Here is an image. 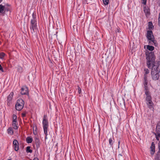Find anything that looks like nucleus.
Listing matches in <instances>:
<instances>
[{
    "instance_id": "26",
    "label": "nucleus",
    "mask_w": 160,
    "mask_h": 160,
    "mask_svg": "<svg viewBox=\"0 0 160 160\" xmlns=\"http://www.w3.org/2000/svg\"><path fill=\"white\" fill-rule=\"evenodd\" d=\"M5 55V54L3 52H1L0 53V58L3 59Z\"/></svg>"
},
{
    "instance_id": "6",
    "label": "nucleus",
    "mask_w": 160,
    "mask_h": 160,
    "mask_svg": "<svg viewBox=\"0 0 160 160\" xmlns=\"http://www.w3.org/2000/svg\"><path fill=\"white\" fill-rule=\"evenodd\" d=\"M146 37L148 41H152L155 39L153 32L151 30H148L147 32Z\"/></svg>"
},
{
    "instance_id": "28",
    "label": "nucleus",
    "mask_w": 160,
    "mask_h": 160,
    "mask_svg": "<svg viewBox=\"0 0 160 160\" xmlns=\"http://www.w3.org/2000/svg\"><path fill=\"white\" fill-rule=\"evenodd\" d=\"M148 79H143V84L144 85H148Z\"/></svg>"
},
{
    "instance_id": "2",
    "label": "nucleus",
    "mask_w": 160,
    "mask_h": 160,
    "mask_svg": "<svg viewBox=\"0 0 160 160\" xmlns=\"http://www.w3.org/2000/svg\"><path fill=\"white\" fill-rule=\"evenodd\" d=\"M42 126L43 128L44 133H47L49 126L47 116L44 115L43 116L42 122Z\"/></svg>"
},
{
    "instance_id": "32",
    "label": "nucleus",
    "mask_w": 160,
    "mask_h": 160,
    "mask_svg": "<svg viewBox=\"0 0 160 160\" xmlns=\"http://www.w3.org/2000/svg\"><path fill=\"white\" fill-rule=\"evenodd\" d=\"M0 70L2 72H4L3 68L1 64H0Z\"/></svg>"
},
{
    "instance_id": "25",
    "label": "nucleus",
    "mask_w": 160,
    "mask_h": 160,
    "mask_svg": "<svg viewBox=\"0 0 160 160\" xmlns=\"http://www.w3.org/2000/svg\"><path fill=\"white\" fill-rule=\"evenodd\" d=\"M144 12L146 14H149L150 12L148 9H147L146 8H144Z\"/></svg>"
},
{
    "instance_id": "34",
    "label": "nucleus",
    "mask_w": 160,
    "mask_h": 160,
    "mask_svg": "<svg viewBox=\"0 0 160 160\" xmlns=\"http://www.w3.org/2000/svg\"><path fill=\"white\" fill-rule=\"evenodd\" d=\"M26 112H23L22 114V117L24 118L26 116Z\"/></svg>"
},
{
    "instance_id": "5",
    "label": "nucleus",
    "mask_w": 160,
    "mask_h": 160,
    "mask_svg": "<svg viewBox=\"0 0 160 160\" xmlns=\"http://www.w3.org/2000/svg\"><path fill=\"white\" fill-rule=\"evenodd\" d=\"M31 25L30 26V28L31 30H31V32L32 33H33L35 32V30L37 29V20H31Z\"/></svg>"
},
{
    "instance_id": "31",
    "label": "nucleus",
    "mask_w": 160,
    "mask_h": 160,
    "mask_svg": "<svg viewBox=\"0 0 160 160\" xmlns=\"http://www.w3.org/2000/svg\"><path fill=\"white\" fill-rule=\"evenodd\" d=\"M147 0H142V3L144 4V5H146V4Z\"/></svg>"
},
{
    "instance_id": "1",
    "label": "nucleus",
    "mask_w": 160,
    "mask_h": 160,
    "mask_svg": "<svg viewBox=\"0 0 160 160\" xmlns=\"http://www.w3.org/2000/svg\"><path fill=\"white\" fill-rule=\"evenodd\" d=\"M146 59L147 60V65L148 68L151 67V63L152 64V68L151 70V75L152 79L154 80L158 79L160 77V69L159 68L158 65L155 64V56L153 52L149 53L146 52Z\"/></svg>"
},
{
    "instance_id": "11",
    "label": "nucleus",
    "mask_w": 160,
    "mask_h": 160,
    "mask_svg": "<svg viewBox=\"0 0 160 160\" xmlns=\"http://www.w3.org/2000/svg\"><path fill=\"white\" fill-rule=\"evenodd\" d=\"M6 12V8L5 6L2 4L0 5V13L4 14Z\"/></svg>"
},
{
    "instance_id": "12",
    "label": "nucleus",
    "mask_w": 160,
    "mask_h": 160,
    "mask_svg": "<svg viewBox=\"0 0 160 160\" xmlns=\"http://www.w3.org/2000/svg\"><path fill=\"white\" fill-rule=\"evenodd\" d=\"M156 131L158 135L160 136V122L158 123L157 125Z\"/></svg>"
},
{
    "instance_id": "46",
    "label": "nucleus",
    "mask_w": 160,
    "mask_h": 160,
    "mask_svg": "<svg viewBox=\"0 0 160 160\" xmlns=\"http://www.w3.org/2000/svg\"><path fill=\"white\" fill-rule=\"evenodd\" d=\"M1 42L0 41V44H1Z\"/></svg>"
},
{
    "instance_id": "18",
    "label": "nucleus",
    "mask_w": 160,
    "mask_h": 160,
    "mask_svg": "<svg viewBox=\"0 0 160 160\" xmlns=\"http://www.w3.org/2000/svg\"><path fill=\"white\" fill-rule=\"evenodd\" d=\"M157 41L154 39L153 41H149L148 44L149 45H154L156 46V44Z\"/></svg>"
},
{
    "instance_id": "35",
    "label": "nucleus",
    "mask_w": 160,
    "mask_h": 160,
    "mask_svg": "<svg viewBox=\"0 0 160 160\" xmlns=\"http://www.w3.org/2000/svg\"><path fill=\"white\" fill-rule=\"evenodd\" d=\"M150 147H155V144L154 142L152 143V144Z\"/></svg>"
},
{
    "instance_id": "21",
    "label": "nucleus",
    "mask_w": 160,
    "mask_h": 160,
    "mask_svg": "<svg viewBox=\"0 0 160 160\" xmlns=\"http://www.w3.org/2000/svg\"><path fill=\"white\" fill-rule=\"evenodd\" d=\"M32 18L31 20H36V14L35 12H34L32 15Z\"/></svg>"
},
{
    "instance_id": "4",
    "label": "nucleus",
    "mask_w": 160,
    "mask_h": 160,
    "mask_svg": "<svg viewBox=\"0 0 160 160\" xmlns=\"http://www.w3.org/2000/svg\"><path fill=\"white\" fill-rule=\"evenodd\" d=\"M152 98L151 95L146 96V100L147 102V104L148 107L149 109L153 108V103L152 100Z\"/></svg>"
},
{
    "instance_id": "24",
    "label": "nucleus",
    "mask_w": 160,
    "mask_h": 160,
    "mask_svg": "<svg viewBox=\"0 0 160 160\" xmlns=\"http://www.w3.org/2000/svg\"><path fill=\"white\" fill-rule=\"evenodd\" d=\"M17 116L15 114H13L12 116V121L14 122H15L16 121H17Z\"/></svg>"
},
{
    "instance_id": "10",
    "label": "nucleus",
    "mask_w": 160,
    "mask_h": 160,
    "mask_svg": "<svg viewBox=\"0 0 160 160\" xmlns=\"http://www.w3.org/2000/svg\"><path fill=\"white\" fill-rule=\"evenodd\" d=\"M144 86L145 94L146 96L151 95V93L149 91V88L148 87V85Z\"/></svg>"
},
{
    "instance_id": "15",
    "label": "nucleus",
    "mask_w": 160,
    "mask_h": 160,
    "mask_svg": "<svg viewBox=\"0 0 160 160\" xmlns=\"http://www.w3.org/2000/svg\"><path fill=\"white\" fill-rule=\"evenodd\" d=\"M16 122V121L15 122H14L13 121H12V126L13 128L15 129H17L18 128V126L17 125Z\"/></svg>"
},
{
    "instance_id": "36",
    "label": "nucleus",
    "mask_w": 160,
    "mask_h": 160,
    "mask_svg": "<svg viewBox=\"0 0 160 160\" xmlns=\"http://www.w3.org/2000/svg\"><path fill=\"white\" fill-rule=\"evenodd\" d=\"M47 133H48V131L47 132L46 134L45 133H44L45 134V140L47 139V136L48 135Z\"/></svg>"
},
{
    "instance_id": "45",
    "label": "nucleus",
    "mask_w": 160,
    "mask_h": 160,
    "mask_svg": "<svg viewBox=\"0 0 160 160\" xmlns=\"http://www.w3.org/2000/svg\"><path fill=\"white\" fill-rule=\"evenodd\" d=\"M8 160H11V159H8Z\"/></svg>"
},
{
    "instance_id": "8",
    "label": "nucleus",
    "mask_w": 160,
    "mask_h": 160,
    "mask_svg": "<svg viewBox=\"0 0 160 160\" xmlns=\"http://www.w3.org/2000/svg\"><path fill=\"white\" fill-rule=\"evenodd\" d=\"M21 93L22 95H26L28 93V89L27 87H24L21 89Z\"/></svg>"
},
{
    "instance_id": "9",
    "label": "nucleus",
    "mask_w": 160,
    "mask_h": 160,
    "mask_svg": "<svg viewBox=\"0 0 160 160\" xmlns=\"http://www.w3.org/2000/svg\"><path fill=\"white\" fill-rule=\"evenodd\" d=\"M35 142L36 148L38 150L40 148L41 144L39 139L37 137H35Z\"/></svg>"
},
{
    "instance_id": "39",
    "label": "nucleus",
    "mask_w": 160,
    "mask_h": 160,
    "mask_svg": "<svg viewBox=\"0 0 160 160\" xmlns=\"http://www.w3.org/2000/svg\"><path fill=\"white\" fill-rule=\"evenodd\" d=\"M156 160H160V159H159V158H156Z\"/></svg>"
},
{
    "instance_id": "30",
    "label": "nucleus",
    "mask_w": 160,
    "mask_h": 160,
    "mask_svg": "<svg viewBox=\"0 0 160 160\" xmlns=\"http://www.w3.org/2000/svg\"><path fill=\"white\" fill-rule=\"evenodd\" d=\"M144 71H145V74H148L149 72V71L148 69H146L145 68L144 69Z\"/></svg>"
},
{
    "instance_id": "17",
    "label": "nucleus",
    "mask_w": 160,
    "mask_h": 160,
    "mask_svg": "<svg viewBox=\"0 0 160 160\" xmlns=\"http://www.w3.org/2000/svg\"><path fill=\"white\" fill-rule=\"evenodd\" d=\"M7 131L9 134L12 135L13 133V129L11 128H9L7 130Z\"/></svg>"
},
{
    "instance_id": "38",
    "label": "nucleus",
    "mask_w": 160,
    "mask_h": 160,
    "mask_svg": "<svg viewBox=\"0 0 160 160\" xmlns=\"http://www.w3.org/2000/svg\"><path fill=\"white\" fill-rule=\"evenodd\" d=\"M33 160H39V159L37 158H33Z\"/></svg>"
},
{
    "instance_id": "7",
    "label": "nucleus",
    "mask_w": 160,
    "mask_h": 160,
    "mask_svg": "<svg viewBox=\"0 0 160 160\" xmlns=\"http://www.w3.org/2000/svg\"><path fill=\"white\" fill-rule=\"evenodd\" d=\"M13 148L14 150L16 151H18L19 149V143L18 141L15 139L13 141Z\"/></svg>"
},
{
    "instance_id": "43",
    "label": "nucleus",
    "mask_w": 160,
    "mask_h": 160,
    "mask_svg": "<svg viewBox=\"0 0 160 160\" xmlns=\"http://www.w3.org/2000/svg\"><path fill=\"white\" fill-rule=\"evenodd\" d=\"M79 89H80V90H79V92H80V91H81V89H80V88H79Z\"/></svg>"
},
{
    "instance_id": "27",
    "label": "nucleus",
    "mask_w": 160,
    "mask_h": 160,
    "mask_svg": "<svg viewBox=\"0 0 160 160\" xmlns=\"http://www.w3.org/2000/svg\"><path fill=\"white\" fill-rule=\"evenodd\" d=\"M22 68L21 67L18 66L17 67V70L19 72H22Z\"/></svg>"
},
{
    "instance_id": "33",
    "label": "nucleus",
    "mask_w": 160,
    "mask_h": 160,
    "mask_svg": "<svg viewBox=\"0 0 160 160\" xmlns=\"http://www.w3.org/2000/svg\"><path fill=\"white\" fill-rule=\"evenodd\" d=\"M143 77H143L144 79H148L147 74H144V75Z\"/></svg>"
},
{
    "instance_id": "16",
    "label": "nucleus",
    "mask_w": 160,
    "mask_h": 160,
    "mask_svg": "<svg viewBox=\"0 0 160 160\" xmlns=\"http://www.w3.org/2000/svg\"><path fill=\"white\" fill-rule=\"evenodd\" d=\"M148 27L149 29H153L154 26L153 25L152 22H149L148 23Z\"/></svg>"
},
{
    "instance_id": "42",
    "label": "nucleus",
    "mask_w": 160,
    "mask_h": 160,
    "mask_svg": "<svg viewBox=\"0 0 160 160\" xmlns=\"http://www.w3.org/2000/svg\"><path fill=\"white\" fill-rule=\"evenodd\" d=\"M79 90H78V92L79 93H80V92H79V89H78Z\"/></svg>"
},
{
    "instance_id": "23",
    "label": "nucleus",
    "mask_w": 160,
    "mask_h": 160,
    "mask_svg": "<svg viewBox=\"0 0 160 160\" xmlns=\"http://www.w3.org/2000/svg\"><path fill=\"white\" fill-rule=\"evenodd\" d=\"M150 153L151 155H153L154 154L155 152V147H150Z\"/></svg>"
},
{
    "instance_id": "44",
    "label": "nucleus",
    "mask_w": 160,
    "mask_h": 160,
    "mask_svg": "<svg viewBox=\"0 0 160 160\" xmlns=\"http://www.w3.org/2000/svg\"><path fill=\"white\" fill-rule=\"evenodd\" d=\"M124 104L125 105V102H124Z\"/></svg>"
},
{
    "instance_id": "14",
    "label": "nucleus",
    "mask_w": 160,
    "mask_h": 160,
    "mask_svg": "<svg viewBox=\"0 0 160 160\" xmlns=\"http://www.w3.org/2000/svg\"><path fill=\"white\" fill-rule=\"evenodd\" d=\"M32 141L33 139L32 138L30 137H27L26 139V142L28 143H31L32 142Z\"/></svg>"
},
{
    "instance_id": "13",
    "label": "nucleus",
    "mask_w": 160,
    "mask_h": 160,
    "mask_svg": "<svg viewBox=\"0 0 160 160\" xmlns=\"http://www.w3.org/2000/svg\"><path fill=\"white\" fill-rule=\"evenodd\" d=\"M13 95V92H11L10 93V94H9V95L8 96V98H7V101L8 102H10L11 101Z\"/></svg>"
},
{
    "instance_id": "40",
    "label": "nucleus",
    "mask_w": 160,
    "mask_h": 160,
    "mask_svg": "<svg viewBox=\"0 0 160 160\" xmlns=\"http://www.w3.org/2000/svg\"><path fill=\"white\" fill-rule=\"evenodd\" d=\"M2 0H0V3L2 1Z\"/></svg>"
},
{
    "instance_id": "22",
    "label": "nucleus",
    "mask_w": 160,
    "mask_h": 160,
    "mask_svg": "<svg viewBox=\"0 0 160 160\" xmlns=\"http://www.w3.org/2000/svg\"><path fill=\"white\" fill-rule=\"evenodd\" d=\"M109 143L111 147H113V141L111 138H110L109 139Z\"/></svg>"
},
{
    "instance_id": "41",
    "label": "nucleus",
    "mask_w": 160,
    "mask_h": 160,
    "mask_svg": "<svg viewBox=\"0 0 160 160\" xmlns=\"http://www.w3.org/2000/svg\"><path fill=\"white\" fill-rule=\"evenodd\" d=\"M111 96H112V99H113V94H112V95H111Z\"/></svg>"
},
{
    "instance_id": "19",
    "label": "nucleus",
    "mask_w": 160,
    "mask_h": 160,
    "mask_svg": "<svg viewBox=\"0 0 160 160\" xmlns=\"http://www.w3.org/2000/svg\"><path fill=\"white\" fill-rule=\"evenodd\" d=\"M147 48L149 51H152L154 50V47L152 46L148 45L147 46Z\"/></svg>"
},
{
    "instance_id": "37",
    "label": "nucleus",
    "mask_w": 160,
    "mask_h": 160,
    "mask_svg": "<svg viewBox=\"0 0 160 160\" xmlns=\"http://www.w3.org/2000/svg\"><path fill=\"white\" fill-rule=\"evenodd\" d=\"M118 148H119L120 147V141L119 140L118 141Z\"/></svg>"
},
{
    "instance_id": "29",
    "label": "nucleus",
    "mask_w": 160,
    "mask_h": 160,
    "mask_svg": "<svg viewBox=\"0 0 160 160\" xmlns=\"http://www.w3.org/2000/svg\"><path fill=\"white\" fill-rule=\"evenodd\" d=\"M103 4L106 5L108 4L109 3V0H102Z\"/></svg>"
},
{
    "instance_id": "3",
    "label": "nucleus",
    "mask_w": 160,
    "mask_h": 160,
    "mask_svg": "<svg viewBox=\"0 0 160 160\" xmlns=\"http://www.w3.org/2000/svg\"><path fill=\"white\" fill-rule=\"evenodd\" d=\"M24 105V102L23 100L21 98H19L17 101L15 105L16 109L20 111L23 108Z\"/></svg>"
},
{
    "instance_id": "20",
    "label": "nucleus",
    "mask_w": 160,
    "mask_h": 160,
    "mask_svg": "<svg viewBox=\"0 0 160 160\" xmlns=\"http://www.w3.org/2000/svg\"><path fill=\"white\" fill-rule=\"evenodd\" d=\"M31 147L28 146L26 148V152L27 153L30 152L32 153V150L30 149Z\"/></svg>"
}]
</instances>
